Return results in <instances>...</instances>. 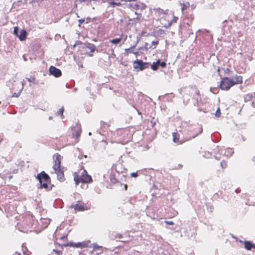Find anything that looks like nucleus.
I'll return each mask as SVG.
<instances>
[{
	"mask_svg": "<svg viewBox=\"0 0 255 255\" xmlns=\"http://www.w3.org/2000/svg\"><path fill=\"white\" fill-rule=\"evenodd\" d=\"M242 82V77L241 76H236L232 78L225 77L221 81L220 88L223 90H228L231 87Z\"/></svg>",
	"mask_w": 255,
	"mask_h": 255,
	"instance_id": "f257e3e1",
	"label": "nucleus"
},
{
	"mask_svg": "<svg viewBox=\"0 0 255 255\" xmlns=\"http://www.w3.org/2000/svg\"><path fill=\"white\" fill-rule=\"evenodd\" d=\"M38 222L35 218L30 215L27 216L23 221L22 224L23 227L19 230L22 232H32L35 229L37 225Z\"/></svg>",
	"mask_w": 255,
	"mask_h": 255,
	"instance_id": "f03ea898",
	"label": "nucleus"
},
{
	"mask_svg": "<svg viewBox=\"0 0 255 255\" xmlns=\"http://www.w3.org/2000/svg\"><path fill=\"white\" fill-rule=\"evenodd\" d=\"M80 45L79 47L80 48L83 49V51H85L90 56L93 55V53L96 50V46L94 44L89 43H82L79 41H76V43L74 45V46Z\"/></svg>",
	"mask_w": 255,
	"mask_h": 255,
	"instance_id": "7ed1b4c3",
	"label": "nucleus"
},
{
	"mask_svg": "<svg viewBox=\"0 0 255 255\" xmlns=\"http://www.w3.org/2000/svg\"><path fill=\"white\" fill-rule=\"evenodd\" d=\"M12 82L13 83H12L11 81L9 80V82L7 83V86L10 88V89H14L16 86L17 85L20 86L18 92L17 93H14L12 95V97L17 98L20 95V93L23 88V82L16 80H12Z\"/></svg>",
	"mask_w": 255,
	"mask_h": 255,
	"instance_id": "20e7f679",
	"label": "nucleus"
},
{
	"mask_svg": "<svg viewBox=\"0 0 255 255\" xmlns=\"http://www.w3.org/2000/svg\"><path fill=\"white\" fill-rule=\"evenodd\" d=\"M62 159V157L58 153H56L53 156V170H57L60 169H62L61 167V161Z\"/></svg>",
	"mask_w": 255,
	"mask_h": 255,
	"instance_id": "39448f33",
	"label": "nucleus"
},
{
	"mask_svg": "<svg viewBox=\"0 0 255 255\" xmlns=\"http://www.w3.org/2000/svg\"><path fill=\"white\" fill-rule=\"evenodd\" d=\"M49 72L50 75L55 77H59L62 75L61 70L53 66H51L49 67Z\"/></svg>",
	"mask_w": 255,
	"mask_h": 255,
	"instance_id": "423d86ee",
	"label": "nucleus"
},
{
	"mask_svg": "<svg viewBox=\"0 0 255 255\" xmlns=\"http://www.w3.org/2000/svg\"><path fill=\"white\" fill-rule=\"evenodd\" d=\"M36 178L39 181H43L48 182L50 180L49 176L44 171H42L38 174L36 176Z\"/></svg>",
	"mask_w": 255,
	"mask_h": 255,
	"instance_id": "0eeeda50",
	"label": "nucleus"
},
{
	"mask_svg": "<svg viewBox=\"0 0 255 255\" xmlns=\"http://www.w3.org/2000/svg\"><path fill=\"white\" fill-rule=\"evenodd\" d=\"M72 130H73L72 133L73 137L75 139L78 138L81 132L80 126L78 124H76V125L72 128Z\"/></svg>",
	"mask_w": 255,
	"mask_h": 255,
	"instance_id": "6e6552de",
	"label": "nucleus"
},
{
	"mask_svg": "<svg viewBox=\"0 0 255 255\" xmlns=\"http://www.w3.org/2000/svg\"><path fill=\"white\" fill-rule=\"evenodd\" d=\"M50 222V220L49 219L41 218L39 222H38L37 224H41L42 228L45 229L49 224Z\"/></svg>",
	"mask_w": 255,
	"mask_h": 255,
	"instance_id": "1a4fd4ad",
	"label": "nucleus"
},
{
	"mask_svg": "<svg viewBox=\"0 0 255 255\" xmlns=\"http://www.w3.org/2000/svg\"><path fill=\"white\" fill-rule=\"evenodd\" d=\"M55 173L57 174V179L62 182L64 180V176L63 171L62 169L55 170Z\"/></svg>",
	"mask_w": 255,
	"mask_h": 255,
	"instance_id": "9d476101",
	"label": "nucleus"
},
{
	"mask_svg": "<svg viewBox=\"0 0 255 255\" xmlns=\"http://www.w3.org/2000/svg\"><path fill=\"white\" fill-rule=\"evenodd\" d=\"M149 44L147 42L145 43L144 46L140 47L138 49L137 51L134 53L135 55L139 54L140 53H143L144 51H147L149 49L148 47Z\"/></svg>",
	"mask_w": 255,
	"mask_h": 255,
	"instance_id": "9b49d317",
	"label": "nucleus"
},
{
	"mask_svg": "<svg viewBox=\"0 0 255 255\" xmlns=\"http://www.w3.org/2000/svg\"><path fill=\"white\" fill-rule=\"evenodd\" d=\"M83 172L85 173V175L83 174L82 176L81 182L82 183H88L92 181V178L91 176L87 174L86 171L84 170Z\"/></svg>",
	"mask_w": 255,
	"mask_h": 255,
	"instance_id": "f8f14e48",
	"label": "nucleus"
},
{
	"mask_svg": "<svg viewBox=\"0 0 255 255\" xmlns=\"http://www.w3.org/2000/svg\"><path fill=\"white\" fill-rule=\"evenodd\" d=\"M17 37L20 41L24 40L26 37V30L25 29H21L20 31V34H18Z\"/></svg>",
	"mask_w": 255,
	"mask_h": 255,
	"instance_id": "ddd939ff",
	"label": "nucleus"
},
{
	"mask_svg": "<svg viewBox=\"0 0 255 255\" xmlns=\"http://www.w3.org/2000/svg\"><path fill=\"white\" fill-rule=\"evenodd\" d=\"M148 65H133V69L135 71H142Z\"/></svg>",
	"mask_w": 255,
	"mask_h": 255,
	"instance_id": "4468645a",
	"label": "nucleus"
},
{
	"mask_svg": "<svg viewBox=\"0 0 255 255\" xmlns=\"http://www.w3.org/2000/svg\"><path fill=\"white\" fill-rule=\"evenodd\" d=\"M74 208L75 210L79 211H82L85 210L84 204L80 202H78V203L74 206Z\"/></svg>",
	"mask_w": 255,
	"mask_h": 255,
	"instance_id": "2eb2a0df",
	"label": "nucleus"
},
{
	"mask_svg": "<svg viewBox=\"0 0 255 255\" xmlns=\"http://www.w3.org/2000/svg\"><path fill=\"white\" fill-rule=\"evenodd\" d=\"M234 153V150L232 148H227L225 149V151L224 152V155L227 157L231 156L233 153Z\"/></svg>",
	"mask_w": 255,
	"mask_h": 255,
	"instance_id": "dca6fc26",
	"label": "nucleus"
},
{
	"mask_svg": "<svg viewBox=\"0 0 255 255\" xmlns=\"http://www.w3.org/2000/svg\"><path fill=\"white\" fill-rule=\"evenodd\" d=\"M245 248L248 250H251L253 248V244L250 241H246L244 243Z\"/></svg>",
	"mask_w": 255,
	"mask_h": 255,
	"instance_id": "f3484780",
	"label": "nucleus"
},
{
	"mask_svg": "<svg viewBox=\"0 0 255 255\" xmlns=\"http://www.w3.org/2000/svg\"><path fill=\"white\" fill-rule=\"evenodd\" d=\"M159 41L158 40H153L151 42V45L149 44V49H154L156 48L157 45L158 44Z\"/></svg>",
	"mask_w": 255,
	"mask_h": 255,
	"instance_id": "a211bd4d",
	"label": "nucleus"
},
{
	"mask_svg": "<svg viewBox=\"0 0 255 255\" xmlns=\"http://www.w3.org/2000/svg\"><path fill=\"white\" fill-rule=\"evenodd\" d=\"M81 179L82 176H79L78 175L75 173L74 180L76 185H78L79 183L81 182Z\"/></svg>",
	"mask_w": 255,
	"mask_h": 255,
	"instance_id": "6ab92c4d",
	"label": "nucleus"
},
{
	"mask_svg": "<svg viewBox=\"0 0 255 255\" xmlns=\"http://www.w3.org/2000/svg\"><path fill=\"white\" fill-rule=\"evenodd\" d=\"M255 96V94H247L245 97V101L248 102L252 100L253 97Z\"/></svg>",
	"mask_w": 255,
	"mask_h": 255,
	"instance_id": "aec40b11",
	"label": "nucleus"
},
{
	"mask_svg": "<svg viewBox=\"0 0 255 255\" xmlns=\"http://www.w3.org/2000/svg\"><path fill=\"white\" fill-rule=\"evenodd\" d=\"M173 140L174 142H178L179 138V135L176 132H173Z\"/></svg>",
	"mask_w": 255,
	"mask_h": 255,
	"instance_id": "412c9836",
	"label": "nucleus"
},
{
	"mask_svg": "<svg viewBox=\"0 0 255 255\" xmlns=\"http://www.w3.org/2000/svg\"><path fill=\"white\" fill-rule=\"evenodd\" d=\"M40 184V188H44L46 190L48 189V185L47 182L43 181H39Z\"/></svg>",
	"mask_w": 255,
	"mask_h": 255,
	"instance_id": "4be33fe9",
	"label": "nucleus"
},
{
	"mask_svg": "<svg viewBox=\"0 0 255 255\" xmlns=\"http://www.w3.org/2000/svg\"><path fill=\"white\" fill-rule=\"evenodd\" d=\"M159 66H160L162 68H164L166 65H151V68L153 70L155 71L158 68Z\"/></svg>",
	"mask_w": 255,
	"mask_h": 255,
	"instance_id": "5701e85b",
	"label": "nucleus"
},
{
	"mask_svg": "<svg viewBox=\"0 0 255 255\" xmlns=\"http://www.w3.org/2000/svg\"><path fill=\"white\" fill-rule=\"evenodd\" d=\"M181 10L183 11L184 10L186 9L190 6V4L188 2H186L185 3H181Z\"/></svg>",
	"mask_w": 255,
	"mask_h": 255,
	"instance_id": "b1692460",
	"label": "nucleus"
},
{
	"mask_svg": "<svg viewBox=\"0 0 255 255\" xmlns=\"http://www.w3.org/2000/svg\"><path fill=\"white\" fill-rule=\"evenodd\" d=\"M61 252L59 251L56 250H53L52 252L49 254V255H61Z\"/></svg>",
	"mask_w": 255,
	"mask_h": 255,
	"instance_id": "393cba45",
	"label": "nucleus"
},
{
	"mask_svg": "<svg viewBox=\"0 0 255 255\" xmlns=\"http://www.w3.org/2000/svg\"><path fill=\"white\" fill-rule=\"evenodd\" d=\"M26 79L29 82H32L34 84L35 78L34 76H30L29 78L26 77Z\"/></svg>",
	"mask_w": 255,
	"mask_h": 255,
	"instance_id": "a878e982",
	"label": "nucleus"
},
{
	"mask_svg": "<svg viewBox=\"0 0 255 255\" xmlns=\"http://www.w3.org/2000/svg\"><path fill=\"white\" fill-rule=\"evenodd\" d=\"M121 41V38H116V39H114L113 40H111V42L113 44H117L118 43H119Z\"/></svg>",
	"mask_w": 255,
	"mask_h": 255,
	"instance_id": "bb28decb",
	"label": "nucleus"
},
{
	"mask_svg": "<svg viewBox=\"0 0 255 255\" xmlns=\"http://www.w3.org/2000/svg\"><path fill=\"white\" fill-rule=\"evenodd\" d=\"M63 112H64V108L62 107L59 109V111L56 113V115H58V116H59V115L62 116Z\"/></svg>",
	"mask_w": 255,
	"mask_h": 255,
	"instance_id": "cd10ccee",
	"label": "nucleus"
},
{
	"mask_svg": "<svg viewBox=\"0 0 255 255\" xmlns=\"http://www.w3.org/2000/svg\"><path fill=\"white\" fill-rule=\"evenodd\" d=\"M18 31H19V28L18 27L15 26L14 27L13 34L14 35H15L16 36H17L18 35Z\"/></svg>",
	"mask_w": 255,
	"mask_h": 255,
	"instance_id": "c85d7f7f",
	"label": "nucleus"
},
{
	"mask_svg": "<svg viewBox=\"0 0 255 255\" xmlns=\"http://www.w3.org/2000/svg\"><path fill=\"white\" fill-rule=\"evenodd\" d=\"M135 46V45H133L132 47H131L128 49H126V51L127 53H134L132 51L133 48Z\"/></svg>",
	"mask_w": 255,
	"mask_h": 255,
	"instance_id": "c756f323",
	"label": "nucleus"
},
{
	"mask_svg": "<svg viewBox=\"0 0 255 255\" xmlns=\"http://www.w3.org/2000/svg\"><path fill=\"white\" fill-rule=\"evenodd\" d=\"M4 173H0V177L2 179H4L6 178V175L7 174V172L6 171H4Z\"/></svg>",
	"mask_w": 255,
	"mask_h": 255,
	"instance_id": "7c9ffc66",
	"label": "nucleus"
},
{
	"mask_svg": "<svg viewBox=\"0 0 255 255\" xmlns=\"http://www.w3.org/2000/svg\"><path fill=\"white\" fill-rule=\"evenodd\" d=\"M133 64H149V63L148 62H143L141 60H137L134 61L133 62Z\"/></svg>",
	"mask_w": 255,
	"mask_h": 255,
	"instance_id": "2f4dec72",
	"label": "nucleus"
},
{
	"mask_svg": "<svg viewBox=\"0 0 255 255\" xmlns=\"http://www.w3.org/2000/svg\"><path fill=\"white\" fill-rule=\"evenodd\" d=\"M215 116L217 117H220V116H221V112H220V109L219 108H218L217 109V110H216V113H215Z\"/></svg>",
	"mask_w": 255,
	"mask_h": 255,
	"instance_id": "473e14b6",
	"label": "nucleus"
},
{
	"mask_svg": "<svg viewBox=\"0 0 255 255\" xmlns=\"http://www.w3.org/2000/svg\"><path fill=\"white\" fill-rule=\"evenodd\" d=\"M156 10L159 13H163V14H166V11H167V10H164L163 9H161L160 8H158L156 9Z\"/></svg>",
	"mask_w": 255,
	"mask_h": 255,
	"instance_id": "72a5a7b5",
	"label": "nucleus"
},
{
	"mask_svg": "<svg viewBox=\"0 0 255 255\" xmlns=\"http://www.w3.org/2000/svg\"><path fill=\"white\" fill-rule=\"evenodd\" d=\"M201 131H202V129L201 128H199L198 131L197 132H196V133H195L194 134V135H193L192 137H193V138L195 137L196 136L198 135V134L199 133L201 132Z\"/></svg>",
	"mask_w": 255,
	"mask_h": 255,
	"instance_id": "f704fd0d",
	"label": "nucleus"
},
{
	"mask_svg": "<svg viewBox=\"0 0 255 255\" xmlns=\"http://www.w3.org/2000/svg\"><path fill=\"white\" fill-rule=\"evenodd\" d=\"M221 166L223 168H225L227 167V163L224 161H222L221 162Z\"/></svg>",
	"mask_w": 255,
	"mask_h": 255,
	"instance_id": "c9c22d12",
	"label": "nucleus"
},
{
	"mask_svg": "<svg viewBox=\"0 0 255 255\" xmlns=\"http://www.w3.org/2000/svg\"><path fill=\"white\" fill-rule=\"evenodd\" d=\"M225 151V149H224V148H222V149H220L219 151L220 154L224 155Z\"/></svg>",
	"mask_w": 255,
	"mask_h": 255,
	"instance_id": "e433bc0d",
	"label": "nucleus"
},
{
	"mask_svg": "<svg viewBox=\"0 0 255 255\" xmlns=\"http://www.w3.org/2000/svg\"><path fill=\"white\" fill-rule=\"evenodd\" d=\"M130 176L132 177H137L138 176V174L137 172H132L130 174Z\"/></svg>",
	"mask_w": 255,
	"mask_h": 255,
	"instance_id": "4c0bfd02",
	"label": "nucleus"
},
{
	"mask_svg": "<svg viewBox=\"0 0 255 255\" xmlns=\"http://www.w3.org/2000/svg\"><path fill=\"white\" fill-rule=\"evenodd\" d=\"M152 64H166L164 62H161L159 60H158L157 61H156V62H154L152 63Z\"/></svg>",
	"mask_w": 255,
	"mask_h": 255,
	"instance_id": "58836bf2",
	"label": "nucleus"
},
{
	"mask_svg": "<svg viewBox=\"0 0 255 255\" xmlns=\"http://www.w3.org/2000/svg\"><path fill=\"white\" fill-rule=\"evenodd\" d=\"M165 223L168 225H173L174 223L172 221H165Z\"/></svg>",
	"mask_w": 255,
	"mask_h": 255,
	"instance_id": "ea45409f",
	"label": "nucleus"
},
{
	"mask_svg": "<svg viewBox=\"0 0 255 255\" xmlns=\"http://www.w3.org/2000/svg\"><path fill=\"white\" fill-rule=\"evenodd\" d=\"M34 84H35V85H39V84H42V85H43V84H44V82L42 81V82H39V81H35L34 82Z\"/></svg>",
	"mask_w": 255,
	"mask_h": 255,
	"instance_id": "a19ab883",
	"label": "nucleus"
},
{
	"mask_svg": "<svg viewBox=\"0 0 255 255\" xmlns=\"http://www.w3.org/2000/svg\"><path fill=\"white\" fill-rule=\"evenodd\" d=\"M93 247H93V250H94V251H97V250L100 248V247H99V246L96 245H94L93 246Z\"/></svg>",
	"mask_w": 255,
	"mask_h": 255,
	"instance_id": "79ce46f5",
	"label": "nucleus"
},
{
	"mask_svg": "<svg viewBox=\"0 0 255 255\" xmlns=\"http://www.w3.org/2000/svg\"><path fill=\"white\" fill-rule=\"evenodd\" d=\"M85 20L84 19H80L78 20V22L79 23V25L80 26V25L83 23L84 22Z\"/></svg>",
	"mask_w": 255,
	"mask_h": 255,
	"instance_id": "37998d69",
	"label": "nucleus"
},
{
	"mask_svg": "<svg viewBox=\"0 0 255 255\" xmlns=\"http://www.w3.org/2000/svg\"><path fill=\"white\" fill-rule=\"evenodd\" d=\"M225 72L226 73H228L230 71V69L229 68H227L226 69H224Z\"/></svg>",
	"mask_w": 255,
	"mask_h": 255,
	"instance_id": "c03bdc74",
	"label": "nucleus"
},
{
	"mask_svg": "<svg viewBox=\"0 0 255 255\" xmlns=\"http://www.w3.org/2000/svg\"><path fill=\"white\" fill-rule=\"evenodd\" d=\"M119 3H117L116 2H111V4L112 5H115V4H119Z\"/></svg>",
	"mask_w": 255,
	"mask_h": 255,
	"instance_id": "a18cd8bd",
	"label": "nucleus"
},
{
	"mask_svg": "<svg viewBox=\"0 0 255 255\" xmlns=\"http://www.w3.org/2000/svg\"><path fill=\"white\" fill-rule=\"evenodd\" d=\"M22 248H23V254H24L25 255H26V254H25V251H24V247H23V246H22Z\"/></svg>",
	"mask_w": 255,
	"mask_h": 255,
	"instance_id": "49530a36",
	"label": "nucleus"
},
{
	"mask_svg": "<svg viewBox=\"0 0 255 255\" xmlns=\"http://www.w3.org/2000/svg\"><path fill=\"white\" fill-rule=\"evenodd\" d=\"M209 153H207H207H205V155H206L205 156H206V157H208V155H209Z\"/></svg>",
	"mask_w": 255,
	"mask_h": 255,
	"instance_id": "de8ad7c7",
	"label": "nucleus"
},
{
	"mask_svg": "<svg viewBox=\"0 0 255 255\" xmlns=\"http://www.w3.org/2000/svg\"><path fill=\"white\" fill-rule=\"evenodd\" d=\"M48 119H49V120H52V117L50 116V117L48 118Z\"/></svg>",
	"mask_w": 255,
	"mask_h": 255,
	"instance_id": "09e8293b",
	"label": "nucleus"
},
{
	"mask_svg": "<svg viewBox=\"0 0 255 255\" xmlns=\"http://www.w3.org/2000/svg\"><path fill=\"white\" fill-rule=\"evenodd\" d=\"M102 142H104V143H106V144H107V142H106V140H102Z\"/></svg>",
	"mask_w": 255,
	"mask_h": 255,
	"instance_id": "8fccbe9b",
	"label": "nucleus"
},
{
	"mask_svg": "<svg viewBox=\"0 0 255 255\" xmlns=\"http://www.w3.org/2000/svg\"><path fill=\"white\" fill-rule=\"evenodd\" d=\"M127 187H128L127 185H126H126H125V189H126V190H127Z\"/></svg>",
	"mask_w": 255,
	"mask_h": 255,
	"instance_id": "3c124183",
	"label": "nucleus"
},
{
	"mask_svg": "<svg viewBox=\"0 0 255 255\" xmlns=\"http://www.w3.org/2000/svg\"><path fill=\"white\" fill-rule=\"evenodd\" d=\"M65 237H66L65 236H63V237H61V238H60V239H62V240H63V239H64Z\"/></svg>",
	"mask_w": 255,
	"mask_h": 255,
	"instance_id": "603ef678",
	"label": "nucleus"
},
{
	"mask_svg": "<svg viewBox=\"0 0 255 255\" xmlns=\"http://www.w3.org/2000/svg\"><path fill=\"white\" fill-rule=\"evenodd\" d=\"M77 91V88H75L74 89V92H75Z\"/></svg>",
	"mask_w": 255,
	"mask_h": 255,
	"instance_id": "864d4df0",
	"label": "nucleus"
},
{
	"mask_svg": "<svg viewBox=\"0 0 255 255\" xmlns=\"http://www.w3.org/2000/svg\"><path fill=\"white\" fill-rule=\"evenodd\" d=\"M253 248H255V244H253Z\"/></svg>",
	"mask_w": 255,
	"mask_h": 255,
	"instance_id": "5fc2aeb1",
	"label": "nucleus"
},
{
	"mask_svg": "<svg viewBox=\"0 0 255 255\" xmlns=\"http://www.w3.org/2000/svg\"><path fill=\"white\" fill-rule=\"evenodd\" d=\"M12 178V176H9V179H10V178Z\"/></svg>",
	"mask_w": 255,
	"mask_h": 255,
	"instance_id": "6e6d98bb",
	"label": "nucleus"
},
{
	"mask_svg": "<svg viewBox=\"0 0 255 255\" xmlns=\"http://www.w3.org/2000/svg\"><path fill=\"white\" fill-rule=\"evenodd\" d=\"M83 65H80V67H81V68H83Z\"/></svg>",
	"mask_w": 255,
	"mask_h": 255,
	"instance_id": "4d7b16f0",
	"label": "nucleus"
},
{
	"mask_svg": "<svg viewBox=\"0 0 255 255\" xmlns=\"http://www.w3.org/2000/svg\"><path fill=\"white\" fill-rule=\"evenodd\" d=\"M16 254H17V255H20V253H17V252H16Z\"/></svg>",
	"mask_w": 255,
	"mask_h": 255,
	"instance_id": "13d9d810",
	"label": "nucleus"
},
{
	"mask_svg": "<svg viewBox=\"0 0 255 255\" xmlns=\"http://www.w3.org/2000/svg\"><path fill=\"white\" fill-rule=\"evenodd\" d=\"M16 254H17V255H20V253H17V252H16Z\"/></svg>",
	"mask_w": 255,
	"mask_h": 255,
	"instance_id": "bf43d9fd",
	"label": "nucleus"
},
{
	"mask_svg": "<svg viewBox=\"0 0 255 255\" xmlns=\"http://www.w3.org/2000/svg\"><path fill=\"white\" fill-rule=\"evenodd\" d=\"M16 254H17V255H20V253H17V252H16Z\"/></svg>",
	"mask_w": 255,
	"mask_h": 255,
	"instance_id": "052dcab7",
	"label": "nucleus"
},
{
	"mask_svg": "<svg viewBox=\"0 0 255 255\" xmlns=\"http://www.w3.org/2000/svg\"><path fill=\"white\" fill-rule=\"evenodd\" d=\"M121 235H119V238H121Z\"/></svg>",
	"mask_w": 255,
	"mask_h": 255,
	"instance_id": "680f3d73",
	"label": "nucleus"
},
{
	"mask_svg": "<svg viewBox=\"0 0 255 255\" xmlns=\"http://www.w3.org/2000/svg\"><path fill=\"white\" fill-rule=\"evenodd\" d=\"M174 18H176V19H178V17H174Z\"/></svg>",
	"mask_w": 255,
	"mask_h": 255,
	"instance_id": "e2e57ef3",
	"label": "nucleus"
},
{
	"mask_svg": "<svg viewBox=\"0 0 255 255\" xmlns=\"http://www.w3.org/2000/svg\"><path fill=\"white\" fill-rule=\"evenodd\" d=\"M162 71H163L164 72V73H165V71H163V70H161Z\"/></svg>",
	"mask_w": 255,
	"mask_h": 255,
	"instance_id": "0e129e2a",
	"label": "nucleus"
}]
</instances>
